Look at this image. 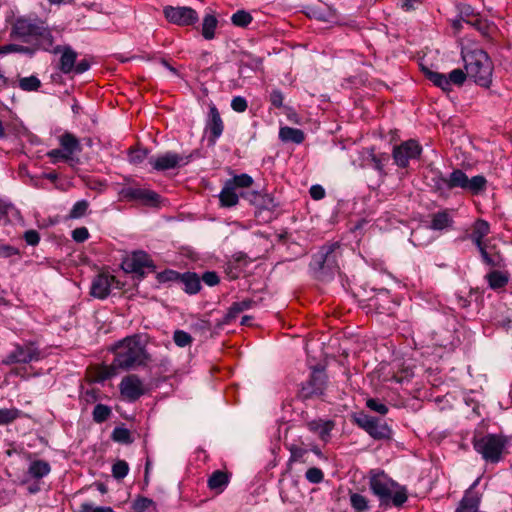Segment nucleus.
I'll return each mask as SVG.
<instances>
[{
    "label": "nucleus",
    "mask_w": 512,
    "mask_h": 512,
    "mask_svg": "<svg viewBox=\"0 0 512 512\" xmlns=\"http://www.w3.org/2000/svg\"><path fill=\"white\" fill-rule=\"evenodd\" d=\"M114 363L121 370H131L146 366L151 358L146 350V341L142 335L128 336L117 342L112 348Z\"/></svg>",
    "instance_id": "1"
},
{
    "label": "nucleus",
    "mask_w": 512,
    "mask_h": 512,
    "mask_svg": "<svg viewBox=\"0 0 512 512\" xmlns=\"http://www.w3.org/2000/svg\"><path fill=\"white\" fill-rule=\"evenodd\" d=\"M10 36L32 44L44 51H51L53 36L45 23L37 18L17 17L11 28Z\"/></svg>",
    "instance_id": "2"
},
{
    "label": "nucleus",
    "mask_w": 512,
    "mask_h": 512,
    "mask_svg": "<svg viewBox=\"0 0 512 512\" xmlns=\"http://www.w3.org/2000/svg\"><path fill=\"white\" fill-rule=\"evenodd\" d=\"M461 56L467 75L477 85L489 88L492 84L494 66L489 55L482 49L462 48Z\"/></svg>",
    "instance_id": "3"
},
{
    "label": "nucleus",
    "mask_w": 512,
    "mask_h": 512,
    "mask_svg": "<svg viewBox=\"0 0 512 512\" xmlns=\"http://www.w3.org/2000/svg\"><path fill=\"white\" fill-rule=\"evenodd\" d=\"M486 185L487 180L484 176L476 175L469 179L460 169L454 170L448 177L439 176L435 180V187L440 193L461 188L477 195L486 189Z\"/></svg>",
    "instance_id": "4"
},
{
    "label": "nucleus",
    "mask_w": 512,
    "mask_h": 512,
    "mask_svg": "<svg viewBox=\"0 0 512 512\" xmlns=\"http://www.w3.org/2000/svg\"><path fill=\"white\" fill-rule=\"evenodd\" d=\"M370 488L382 502L391 499L396 507H401L408 499L407 489L383 474L371 478Z\"/></svg>",
    "instance_id": "5"
},
{
    "label": "nucleus",
    "mask_w": 512,
    "mask_h": 512,
    "mask_svg": "<svg viewBox=\"0 0 512 512\" xmlns=\"http://www.w3.org/2000/svg\"><path fill=\"white\" fill-rule=\"evenodd\" d=\"M474 450L489 463H498L503 458L507 439L498 434L475 435L472 440Z\"/></svg>",
    "instance_id": "6"
},
{
    "label": "nucleus",
    "mask_w": 512,
    "mask_h": 512,
    "mask_svg": "<svg viewBox=\"0 0 512 512\" xmlns=\"http://www.w3.org/2000/svg\"><path fill=\"white\" fill-rule=\"evenodd\" d=\"M41 351L34 342L15 344L14 349L6 356L4 364H28L41 359Z\"/></svg>",
    "instance_id": "7"
},
{
    "label": "nucleus",
    "mask_w": 512,
    "mask_h": 512,
    "mask_svg": "<svg viewBox=\"0 0 512 512\" xmlns=\"http://www.w3.org/2000/svg\"><path fill=\"white\" fill-rule=\"evenodd\" d=\"M425 75L435 86L441 88L444 92H450L452 85L462 86L468 77L467 72L460 68L452 70L448 76L430 70H427Z\"/></svg>",
    "instance_id": "8"
},
{
    "label": "nucleus",
    "mask_w": 512,
    "mask_h": 512,
    "mask_svg": "<svg viewBox=\"0 0 512 512\" xmlns=\"http://www.w3.org/2000/svg\"><path fill=\"white\" fill-rule=\"evenodd\" d=\"M163 14L168 22L178 26H191L199 20L198 13L187 6H165Z\"/></svg>",
    "instance_id": "9"
},
{
    "label": "nucleus",
    "mask_w": 512,
    "mask_h": 512,
    "mask_svg": "<svg viewBox=\"0 0 512 512\" xmlns=\"http://www.w3.org/2000/svg\"><path fill=\"white\" fill-rule=\"evenodd\" d=\"M422 153V146L418 141L410 139L393 148V159L398 167L406 168L410 160L418 159Z\"/></svg>",
    "instance_id": "10"
},
{
    "label": "nucleus",
    "mask_w": 512,
    "mask_h": 512,
    "mask_svg": "<svg viewBox=\"0 0 512 512\" xmlns=\"http://www.w3.org/2000/svg\"><path fill=\"white\" fill-rule=\"evenodd\" d=\"M355 421L359 427L364 429L374 439H387L391 436V429L388 425L375 417L360 414Z\"/></svg>",
    "instance_id": "11"
},
{
    "label": "nucleus",
    "mask_w": 512,
    "mask_h": 512,
    "mask_svg": "<svg viewBox=\"0 0 512 512\" xmlns=\"http://www.w3.org/2000/svg\"><path fill=\"white\" fill-rule=\"evenodd\" d=\"M191 156H183L174 152H166L157 157H150L148 163L156 171H166L181 167L190 162Z\"/></svg>",
    "instance_id": "12"
},
{
    "label": "nucleus",
    "mask_w": 512,
    "mask_h": 512,
    "mask_svg": "<svg viewBox=\"0 0 512 512\" xmlns=\"http://www.w3.org/2000/svg\"><path fill=\"white\" fill-rule=\"evenodd\" d=\"M119 195L124 200L137 201L147 206H156L160 199V196L154 191L132 186L123 187Z\"/></svg>",
    "instance_id": "13"
},
{
    "label": "nucleus",
    "mask_w": 512,
    "mask_h": 512,
    "mask_svg": "<svg viewBox=\"0 0 512 512\" xmlns=\"http://www.w3.org/2000/svg\"><path fill=\"white\" fill-rule=\"evenodd\" d=\"M121 395L129 400L136 401L145 393L142 380L134 374L125 376L119 385Z\"/></svg>",
    "instance_id": "14"
},
{
    "label": "nucleus",
    "mask_w": 512,
    "mask_h": 512,
    "mask_svg": "<svg viewBox=\"0 0 512 512\" xmlns=\"http://www.w3.org/2000/svg\"><path fill=\"white\" fill-rule=\"evenodd\" d=\"M326 376L322 371L312 372L309 380L302 386L301 395L303 398L321 396L325 390Z\"/></svg>",
    "instance_id": "15"
},
{
    "label": "nucleus",
    "mask_w": 512,
    "mask_h": 512,
    "mask_svg": "<svg viewBox=\"0 0 512 512\" xmlns=\"http://www.w3.org/2000/svg\"><path fill=\"white\" fill-rule=\"evenodd\" d=\"M124 266L127 271L144 274L146 269L153 268V263L147 253L137 251L124 261Z\"/></svg>",
    "instance_id": "16"
},
{
    "label": "nucleus",
    "mask_w": 512,
    "mask_h": 512,
    "mask_svg": "<svg viewBox=\"0 0 512 512\" xmlns=\"http://www.w3.org/2000/svg\"><path fill=\"white\" fill-rule=\"evenodd\" d=\"M114 283L115 277L112 275L105 273L97 275L92 281L91 295L99 299L106 298L109 295L111 287Z\"/></svg>",
    "instance_id": "17"
},
{
    "label": "nucleus",
    "mask_w": 512,
    "mask_h": 512,
    "mask_svg": "<svg viewBox=\"0 0 512 512\" xmlns=\"http://www.w3.org/2000/svg\"><path fill=\"white\" fill-rule=\"evenodd\" d=\"M224 124L221 119L220 113L215 105L210 106L208 119L206 122V131L209 133V140L215 141L222 135Z\"/></svg>",
    "instance_id": "18"
},
{
    "label": "nucleus",
    "mask_w": 512,
    "mask_h": 512,
    "mask_svg": "<svg viewBox=\"0 0 512 512\" xmlns=\"http://www.w3.org/2000/svg\"><path fill=\"white\" fill-rule=\"evenodd\" d=\"M490 233V225L486 220L478 219L472 227V232L469 239L476 245L477 248L484 246L487 242L484 238Z\"/></svg>",
    "instance_id": "19"
},
{
    "label": "nucleus",
    "mask_w": 512,
    "mask_h": 512,
    "mask_svg": "<svg viewBox=\"0 0 512 512\" xmlns=\"http://www.w3.org/2000/svg\"><path fill=\"white\" fill-rule=\"evenodd\" d=\"M493 249H494V247H489L488 244L478 248V250L481 254L482 260L485 264H487L488 266H491V267L501 268L505 265L504 259L499 254V252L492 251Z\"/></svg>",
    "instance_id": "20"
},
{
    "label": "nucleus",
    "mask_w": 512,
    "mask_h": 512,
    "mask_svg": "<svg viewBox=\"0 0 512 512\" xmlns=\"http://www.w3.org/2000/svg\"><path fill=\"white\" fill-rule=\"evenodd\" d=\"M220 206L224 208L234 207L239 202V194L237 190L230 186L229 183L225 182L224 186L219 194Z\"/></svg>",
    "instance_id": "21"
},
{
    "label": "nucleus",
    "mask_w": 512,
    "mask_h": 512,
    "mask_svg": "<svg viewBox=\"0 0 512 512\" xmlns=\"http://www.w3.org/2000/svg\"><path fill=\"white\" fill-rule=\"evenodd\" d=\"M207 484L211 490L221 493L229 484V475L224 471L216 470L208 478Z\"/></svg>",
    "instance_id": "22"
},
{
    "label": "nucleus",
    "mask_w": 512,
    "mask_h": 512,
    "mask_svg": "<svg viewBox=\"0 0 512 512\" xmlns=\"http://www.w3.org/2000/svg\"><path fill=\"white\" fill-rule=\"evenodd\" d=\"M61 148L73 159V155L81 151L79 140L71 133L66 132L59 137Z\"/></svg>",
    "instance_id": "23"
},
{
    "label": "nucleus",
    "mask_w": 512,
    "mask_h": 512,
    "mask_svg": "<svg viewBox=\"0 0 512 512\" xmlns=\"http://www.w3.org/2000/svg\"><path fill=\"white\" fill-rule=\"evenodd\" d=\"M180 282L184 286V291L188 294H196L201 289L200 278L196 273L186 272L179 275Z\"/></svg>",
    "instance_id": "24"
},
{
    "label": "nucleus",
    "mask_w": 512,
    "mask_h": 512,
    "mask_svg": "<svg viewBox=\"0 0 512 512\" xmlns=\"http://www.w3.org/2000/svg\"><path fill=\"white\" fill-rule=\"evenodd\" d=\"M77 53L70 47H65L60 57L59 69L64 74H69L73 71Z\"/></svg>",
    "instance_id": "25"
},
{
    "label": "nucleus",
    "mask_w": 512,
    "mask_h": 512,
    "mask_svg": "<svg viewBox=\"0 0 512 512\" xmlns=\"http://www.w3.org/2000/svg\"><path fill=\"white\" fill-rule=\"evenodd\" d=\"M310 431L317 433L321 440L327 441L330 437V432L333 429V422L323 420H313L307 424Z\"/></svg>",
    "instance_id": "26"
},
{
    "label": "nucleus",
    "mask_w": 512,
    "mask_h": 512,
    "mask_svg": "<svg viewBox=\"0 0 512 512\" xmlns=\"http://www.w3.org/2000/svg\"><path fill=\"white\" fill-rule=\"evenodd\" d=\"M453 219L448 210L439 211L432 215L430 227L433 230H444L452 226Z\"/></svg>",
    "instance_id": "27"
},
{
    "label": "nucleus",
    "mask_w": 512,
    "mask_h": 512,
    "mask_svg": "<svg viewBox=\"0 0 512 512\" xmlns=\"http://www.w3.org/2000/svg\"><path fill=\"white\" fill-rule=\"evenodd\" d=\"M41 50L38 46L32 44L31 46H24L19 44H6L0 46V55H6L9 53H21L32 57L36 51Z\"/></svg>",
    "instance_id": "28"
},
{
    "label": "nucleus",
    "mask_w": 512,
    "mask_h": 512,
    "mask_svg": "<svg viewBox=\"0 0 512 512\" xmlns=\"http://www.w3.org/2000/svg\"><path fill=\"white\" fill-rule=\"evenodd\" d=\"M279 137L283 142H292L295 144H301L305 139L302 130L288 126L280 128Z\"/></svg>",
    "instance_id": "29"
},
{
    "label": "nucleus",
    "mask_w": 512,
    "mask_h": 512,
    "mask_svg": "<svg viewBox=\"0 0 512 512\" xmlns=\"http://www.w3.org/2000/svg\"><path fill=\"white\" fill-rule=\"evenodd\" d=\"M489 287L493 290L505 287L509 282V275L499 270H493L486 275Z\"/></svg>",
    "instance_id": "30"
},
{
    "label": "nucleus",
    "mask_w": 512,
    "mask_h": 512,
    "mask_svg": "<svg viewBox=\"0 0 512 512\" xmlns=\"http://www.w3.org/2000/svg\"><path fill=\"white\" fill-rule=\"evenodd\" d=\"M50 465L44 460L33 461L28 468V473L31 477L40 479L50 473Z\"/></svg>",
    "instance_id": "31"
},
{
    "label": "nucleus",
    "mask_w": 512,
    "mask_h": 512,
    "mask_svg": "<svg viewBox=\"0 0 512 512\" xmlns=\"http://www.w3.org/2000/svg\"><path fill=\"white\" fill-rule=\"evenodd\" d=\"M253 300L251 299H244L239 302H235L231 305L229 308L227 314H226V321L231 322L234 320L241 312L248 310L253 305Z\"/></svg>",
    "instance_id": "32"
},
{
    "label": "nucleus",
    "mask_w": 512,
    "mask_h": 512,
    "mask_svg": "<svg viewBox=\"0 0 512 512\" xmlns=\"http://www.w3.org/2000/svg\"><path fill=\"white\" fill-rule=\"evenodd\" d=\"M120 368L115 365L114 360L110 365H101L96 368L95 381L102 382L118 374Z\"/></svg>",
    "instance_id": "33"
},
{
    "label": "nucleus",
    "mask_w": 512,
    "mask_h": 512,
    "mask_svg": "<svg viewBox=\"0 0 512 512\" xmlns=\"http://www.w3.org/2000/svg\"><path fill=\"white\" fill-rule=\"evenodd\" d=\"M217 25H218V20L217 18L212 15V14H207L204 18H203V23H202V36L206 39V40H211L215 37V30L217 28Z\"/></svg>",
    "instance_id": "34"
},
{
    "label": "nucleus",
    "mask_w": 512,
    "mask_h": 512,
    "mask_svg": "<svg viewBox=\"0 0 512 512\" xmlns=\"http://www.w3.org/2000/svg\"><path fill=\"white\" fill-rule=\"evenodd\" d=\"M18 87L26 92H34L41 87V81L34 75L22 77L18 80Z\"/></svg>",
    "instance_id": "35"
},
{
    "label": "nucleus",
    "mask_w": 512,
    "mask_h": 512,
    "mask_svg": "<svg viewBox=\"0 0 512 512\" xmlns=\"http://www.w3.org/2000/svg\"><path fill=\"white\" fill-rule=\"evenodd\" d=\"M252 20V15L246 10H238L231 16L232 24L241 28L247 27Z\"/></svg>",
    "instance_id": "36"
},
{
    "label": "nucleus",
    "mask_w": 512,
    "mask_h": 512,
    "mask_svg": "<svg viewBox=\"0 0 512 512\" xmlns=\"http://www.w3.org/2000/svg\"><path fill=\"white\" fill-rule=\"evenodd\" d=\"M226 182L229 183L230 186H233L234 189L238 190L240 188H249L252 186L254 181L250 175L243 173L240 175H235L233 178L228 179Z\"/></svg>",
    "instance_id": "37"
},
{
    "label": "nucleus",
    "mask_w": 512,
    "mask_h": 512,
    "mask_svg": "<svg viewBox=\"0 0 512 512\" xmlns=\"http://www.w3.org/2000/svg\"><path fill=\"white\" fill-rule=\"evenodd\" d=\"M288 450L290 452V457L288 460V464H292L294 462H306V455L308 453L307 449L297 446L295 444H291L288 446Z\"/></svg>",
    "instance_id": "38"
},
{
    "label": "nucleus",
    "mask_w": 512,
    "mask_h": 512,
    "mask_svg": "<svg viewBox=\"0 0 512 512\" xmlns=\"http://www.w3.org/2000/svg\"><path fill=\"white\" fill-rule=\"evenodd\" d=\"M111 438L114 442L122 444H131L133 442L130 431L125 427L114 428Z\"/></svg>",
    "instance_id": "39"
},
{
    "label": "nucleus",
    "mask_w": 512,
    "mask_h": 512,
    "mask_svg": "<svg viewBox=\"0 0 512 512\" xmlns=\"http://www.w3.org/2000/svg\"><path fill=\"white\" fill-rule=\"evenodd\" d=\"M21 411L17 408H1L0 409V425H8L18 419Z\"/></svg>",
    "instance_id": "40"
},
{
    "label": "nucleus",
    "mask_w": 512,
    "mask_h": 512,
    "mask_svg": "<svg viewBox=\"0 0 512 512\" xmlns=\"http://www.w3.org/2000/svg\"><path fill=\"white\" fill-rule=\"evenodd\" d=\"M89 208V203L87 200L77 201L73 207L71 208L68 217L70 219H79L83 217Z\"/></svg>",
    "instance_id": "41"
},
{
    "label": "nucleus",
    "mask_w": 512,
    "mask_h": 512,
    "mask_svg": "<svg viewBox=\"0 0 512 512\" xmlns=\"http://www.w3.org/2000/svg\"><path fill=\"white\" fill-rule=\"evenodd\" d=\"M93 420L96 423L105 422L111 415V409L104 404H97L93 409Z\"/></svg>",
    "instance_id": "42"
},
{
    "label": "nucleus",
    "mask_w": 512,
    "mask_h": 512,
    "mask_svg": "<svg viewBox=\"0 0 512 512\" xmlns=\"http://www.w3.org/2000/svg\"><path fill=\"white\" fill-rule=\"evenodd\" d=\"M350 503L356 512H364L368 509V501L361 494H358V493L351 494Z\"/></svg>",
    "instance_id": "43"
},
{
    "label": "nucleus",
    "mask_w": 512,
    "mask_h": 512,
    "mask_svg": "<svg viewBox=\"0 0 512 512\" xmlns=\"http://www.w3.org/2000/svg\"><path fill=\"white\" fill-rule=\"evenodd\" d=\"M129 472V465L124 460L116 461L112 466V475L115 479L121 480L127 476Z\"/></svg>",
    "instance_id": "44"
},
{
    "label": "nucleus",
    "mask_w": 512,
    "mask_h": 512,
    "mask_svg": "<svg viewBox=\"0 0 512 512\" xmlns=\"http://www.w3.org/2000/svg\"><path fill=\"white\" fill-rule=\"evenodd\" d=\"M461 501L464 502L466 505H469L470 508H473L474 510L478 511L481 498L478 492L474 491L473 489H469L466 491Z\"/></svg>",
    "instance_id": "45"
},
{
    "label": "nucleus",
    "mask_w": 512,
    "mask_h": 512,
    "mask_svg": "<svg viewBox=\"0 0 512 512\" xmlns=\"http://www.w3.org/2000/svg\"><path fill=\"white\" fill-rule=\"evenodd\" d=\"M46 156L50 159L52 164H57L59 162H68L72 160V158L65 153L62 148L52 149L47 152Z\"/></svg>",
    "instance_id": "46"
},
{
    "label": "nucleus",
    "mask_w": 512,
    "mask_h": 512,
    "mask_svg": "<svg viewBox=\"0 0 512 512\" xmlns=\"http://www.w3.org/2000/svg\"><path fill=\"white\" fill-rule=\"evenodd\" d=\"M337 248L335 245L329 246L327 248H323L322 251L315 257V261L318 263L319 267L324 268V264L329 262L331 258H333L334 249Z\"/></svg>",
    "instance_id": "47"
},
{
    "label": "nucleus",
    "mask_w": 512,
    "mask_h": 512,
    "mask_svg": "<svg viewBox=\"0 0 512 512\" xmlns=\"http://www.w3.org/2000/svg\"><path fill=\"white\" fill-rule=\"evenodd\" d=\"M370 158H371V162H372L373 167L376 170H378L379 172L383 171L385 165L389 161V155L386 154V153H380V154L372 153L370 155Z\"/></svg>",
    "instance_id": "48"
},
{
    "label": "nucleus",
    "mask_w": 512,
    "mask_h": 512,
    "mask_svg": "<svg viewBox=\"0 0 512 512\" xmlns=\"http://www.w3.org/2000/svg\"><path fill=\"white\" fill-rule=\"evenodd\" d=\"M175 344L179 347H186L191 344L192 337L189 333L183 330H176L173 335Z\"/></svg>",
    "instance_id": "49"
},
{
    "label": "nucleus",
    "mask_w": 512,
    "mask_h": 512,
    "mask_svg": "<svg viewBox=\"0 0 512 512\" xmlns=\"http://www.w3.org/2000/svg\"><path fill=\"white\" fill-rule=\"evenodd\" d=\"M305 477L310 483L318 484L323 481L324 474L321 469L311 467L306 471Z\"/></svg>",
    "instance_id": "50"
},
{
    "label": "nucleus",
    "mask_w": 512,
    "mask_h": 512,
    "mask_svg": "<svg viewBox=\"0 0 512 512\" xmlns=\"http://www.w3.org/2000/svg\"><path fill=\"white\" fill-rule=\"evenodd\" d=\"M366 405L368 408L381 415H385L388 412V407L377 399H368Z\"/></svg>",
    "instance_id": "51"
},
{
    "label": "nucleus",
    "mask_w": 512,
    "mask_h": 512,
    "mask_svg": "<svg viewBox=\"0 0 512 512\" xmlns=\"http://www.w3.org/2000/svg\"><path fill=\"white\" fill-rule=\"evenodd\" d=\"M148 155L147 150L145 149H133L129 154V161L133 164L142 163Z\"/></svg>",
    "instance_id": "52"
},
{
    "label": "nucleus",
    "mask_w": 512,
    "mask_h": 512,
    "mask_svg": "<svg viewBox=\"0 0 512 512\" xmlns=\"http://www.w3.org/2000/svg\"><path fill=\"white\" fill-rule=\"evenodd\" d=\"M248 107L247 101L242 96H236L231 101V108L238 113L244 112Z\"/></svg>",
    "instance_id": "53"
},
{
    "label": "nucleus",
    "mask_w": 512,
    "mask_h": 512,
    "mask_svg": "<svg viewBox=\"0 0 512 512\" xmlns=\"http://www.w3.org/2000/svg\"><path fill=\"white\" fill-rule=\"evenodd\" d=\"M89 238V231L86 227H78L72 231V239L75 242L82 243Z\"/></svg>",
    "instance_id": "54"
},
{
    "label": "nucleus",
    "mask_w": 512,
    "mask_h": 512,
    "mask_svg": "<svg viewBox=\"0 0 512 512\" xmlns=\"http://www.w3.org/2000/svg\"><path fill=\"white\" fill-rule=\"evenodd\" d=\"M154 505V502L146 497H139L133 503V509L135 511H144L148 509L150 506Z\"/></svg>",
    "instance_id": "55"
},
{
    "label": "nucleus",
    "mask_w": 512,
    "mask_h": 512,
    "mask_svg": "<svg viewBox=\"0 0 512 512\" xmlns=\"http://www.w3.org/2000/svg\"><path fill=\"white\" fill-rule=\"evenodd\" d=\"M269 99H270L271 104L275 108H281L283 106L284 96L280 90H278V89L272 90L270 93Z\"/></svg>",
    "instance_id": "56"
},
{
    "label": "nucleus",
    "mask_w": 512,
    "mask_h": 512,
    "mask_svg": "<svg viewBox=\"0 0 512 512\" xmlns=\"http://www.w3.org/2000/svg\"><path fill=\"white\" fill-rule=\"evenodd\" d=\"M80 512H114L111 507H94L93 504L85 502L80 506Z\"/></svg>",
    "instance_id": "57"
},
{
    "label": "nucleus",
    "mask_w": 512,
    "mask_h": 512,
    "mask_svg": "<svg viewBox=\"0 0 512 512\" xmlns=\"http://www.w3.org/2000/svg\"><path fill=\"white\" fill-rule=\"evenodd\" d=\"M18 253V249L14 246L0 242V257L9 258L11 256L17 255Z\"/></svg>",
    "instance_id": "58"
},
{
    "label": "nucleus",
    "mask_w": 512,
    "mask_h": 512,
    "mask_svg": "<svg viewBox=\"0 0 512 512\" xmlns=\"http://www.w3.org/2000/svg\"><path fill=\"white\" fill-rule=\"evenodd\" d=\"M203 282L208 286H215L220 282V278L214 271H207L202 275Z\"/></svg>",
    "instance_id": "59"
},
{
    "label": "nucleus",
    "mask_w": 512,
    "mask_h": 512,
    "mask_svg": "<svg viewBox=\"0 0 512 512\" xmlns=\"http://www.w3.org/2000/svg\"><path fill=\"white\" fill-rule=\"evenodd\" d=\"M24 239L29 245H37L40 241L39 233L36 230H28L24 233Z\"/></svg>",
    "instance_id": "60"
},
{
    "label": "nucleus",
    "mask_w": 512,
    "mask_h": 512,
    "mask_svg": "<svg viewBox=\"0 0 512 512\" xmlns=\"http://www.w3.org/2000/svg\"><path fill=\"white\" fill-rule=\"evenodd\" d=\"M473 17H476V14L474 13L473 8L470 5H463L460 8V18L461 20L465 21L467 19H471Z\"/></svg>",
    "instance_id": "61"
},
{
    "label": "nucleus",
    "mask_w": 512,
    "mask_h": 512,
    "mask_svg": "<svg viewBox=\"0 0 512 512\" xmlns=\"http://www.w3.org/2000/svg\"><path fill=\"white\" fill-rule=\"evenodd\" d=\"M310 196L314 199V200H320L322 198H324L325 196V190L323 189L322 186L320 185H313L311 188H310Z\"/></svg>",
    "instance_id": "62"
},
{
    "label": "nucleus",
    "mask_w": 512,
    "mask_h": 512,
    "mask_svg": "<svg viewBox=\"0 0 512 512\" xmlns=\"http://www.w3.org/2000/svg\"><path fill=\"white\" fill-rule=\"evenodd\" d=\"M90 68V63L87 60H81L75 64L73 71L77 74H82Z\"/></svg>",
    "instance_id": "63"
},
{
    "label": "nucleus",
    "mask_w": 512,
    "mask_h": 512,
    "mask_svg": "<svg viewBox=\"0 0 512 512\" xmlns=\"http://www.w3.org/2000/svg\"><path fill=\"white\" fill-rule=\"evenodd\" d=\"M466 23L474 26L478 30H482V28H483V22H482V20L480 19V17L477 14H476V17H473L471 19H467Z\"/></svg>",
    "instance_id": "64"
}]
</instances>
